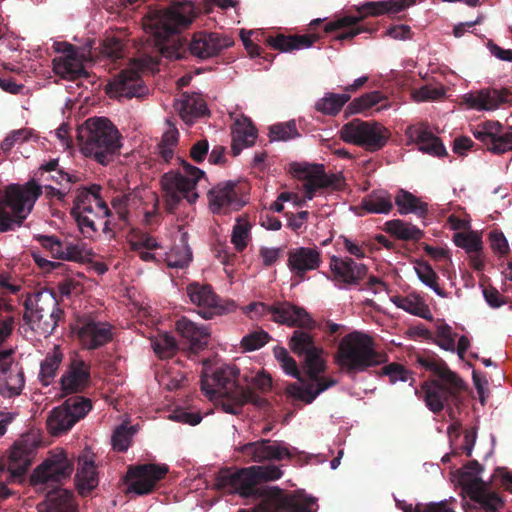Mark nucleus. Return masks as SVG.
<instances>
[{"mask_svg":"<svg viewBox=\"0 0 512 512\" xmlns=\"http://www.w3.org/2000/svg\"><path fill=\"white\" fill-rule=\"evenodd\" d=\"M42 194V186L34 180L24 185H8L0 197V232L20 227Z\"/></svg>","mask_w":512,"mask_h":512,"instance_id":"9","label":"nucleus"},{"mask_svg":"<svg viewBox=\"0 0 512 512\" xmlns=\"http://www.w3.org/2000/svg\"><path fill=\"white\" fill-rule=\"evenodd\" d=\"M395 204L401 215L413 213L420 218H425L428 214V204L404 189L398 190L395 196Z\"/></svg>","mask_w":512,"mask_h":512,"instance_id":"39","label":"nucleus"},{"mask_svg":"<svg viewBox=\"0 0 512 512\" xmlns=\"http://www.w3.org/2000/svg\"><path fill=\"white\" fill-rule=\"evenodd\" d=\"M100 190V186L96 184L78 189L71 210L79 211V207L95 202L96 208L102 213L103 218L112 216L106 202L101 198Z\"/></svg>","mask_w":512,"mask_h":512,"instance_id":"36","label":"nucleus"},{"mask_svg":"<svg viewBox=\"0 0 512 512\" xmlns=\"http://www.w3.org/2000/svg\"><path fill=\"white\" fill-rule=\"evenodd\" d=\"M252 225L246 219L239 218L233 226L231 242L237 252H242L248 246L251 240Z\"/></svg>","mask_w":512,"mask_h":512,"instance_id":"50","label":"nucleus"},{"mask_svg":"<svg viewBox=\"0 0 512 512\" xmlns=\"http://www.w3.org/2000/svg\"><path fill=\"white\" fill-rule=\"evenodd\" d=\"M79 139L83 154L101 165L112 162L122 146L117 127L105 117L87 119L79 131Z\"/></svg>","mask_w":512,"mask_h":512,"instance_id":"7","label":"nucleus"},{"mask_svg":"<svg viewBox=\"0 0 512 512\" xmlns=\"http://www.w3.org/2000/svg\"><path fill=\"white\" fill-rule=\"evenodd\" d=\"M293 169L297 177L305 181V197L309 200L319 189L336 187L339 181L335 175H327L322 164H295Z\"/></svg>","mask_w":512,"mask_h":512,"instance_id":"21","label":"nucleus"},{"mask_svg":"<svg viewBox=\"0 0 512 512\" xmlns=\"http://www.w3.org/2000/svg\"><path fill=\"white\" fill-rule=\"evenodd\" d=\"M208 151V141L206 139L199 140L192 145L190 149V158L196 163H201L207 157Z\"/></svg>","mask_w":512,"mask_h":512,"instance_id":"64","label":"nucleus"},{"mask_svg":"<svg viewBox=\"0 0 512 512\" xmlns=\"http://www.w3.org/2000/svg\"><path fill=\"white\" fill-rule=\"evenodd\" d=\"M33 451L26 444L15 443L9 453L6 466L12 478L22 477L31 465Z\"/></svg>","mask_w":512,"mask_h":512,"instance_id":"33","label":"nucleus"},{"mask_svg":"<svg viewBox=\"0 0 512 512\" xmlns=\"http://www.w3.org/2000/svg\"><path fill=\"white\" fill-rule=\"evenodd\" d=\"M417 363L430 371L433 377L422 384L420 391L416 389L415 394L419 397L422 394L426 407L434 414L446 408L453 418V407H458L462 402V392L466 388L464 381L435 353L418 355Z\"/></svg>","mask_w":512,"mask_h":512,"instance_id":"3","label":"nucleus"},{"mask_svg":"<svg viewBox=\"0 0 512 512\" xmlns=\"http://www.w3.org/2000/svg\"><path fill=\"white\" fill-rule=\"evenodd\" d=\"M287 256V266L298 278V282L305 280L306 273L318 269L322 262L321 253L317 248H293L288 251Z\"/></svg>","mask_w":512,"mask_h":512,"instance_id":"24","label":"nucleus"},{"mask_svg":"<svg viewBox=\"0 0 512 512\" xmlns=\"http://www.w3.org/2000/svg\"><path fill=\"white\" fill-rule=\"evenodd\" d=\"M64 311L59 307L58 300L51 293L50 296L45 299L39 297L36 300V307L31 311V320L34 322H42L45 325V331L53 332L58 322L63 317Z\"/></svg>","mask_w":512,"mask_h":512,"instance_id":"29","label":"nucleus"},{"mask_svg":"<svg viewBox=\"0 0 512 512\" xmlns=\"http://www.w3.org/2000/svg\"><path fill=\"white\" fill-rule=\"evenodd\" d=\"M25 384L22 371L13 374L11 369L7 374L0 373V394L6 398H12L21 394Z\"/></svg>","mask_w":512,"mask_h":512,"instance_id":"47","label":"nucleus"},{"mask_svg":"<svg viewBox=\"0 0 512 512\" xmlns=\"http://www.w3.org/2000/svg\"><path fill=\"white\" fill-rule=\"evenodd\" d=\"M178 112L186 123H193L196 118L204 116L208 109L203 99L193 95H184L179 104Z\"/></svg>","mask_w":512,"mask_h":512,"instance_id":"43","label":"nucleus"},{"mask_svg":"<svg viewBox=\"0 0 512 512\" xmlns=\"http://www.w3.org/2000/svg\"><path fill=\"white\" fill-rule=\"evenodd\" d=\"M248 309L260 316L271 314V319L275 323L300 328L293 331L289 340L290 349L298 356L318 347L315 345L314 337L308 332V330L315 329L316 321L305 308L283 301L275 302L272 305L262 302L251 303L248 305Z\"/></svg>","mask_w":512,"mask_h":512,"instance_id":"6","label":"nucleus"},{"mask_svg":"<svg viewBox=\"0 0 512 512\" xmlns=\"http://www.w3.org/2000/svg\"><path fill=\"white\" fill-rule=\"evenodd\" d=\"M415 271L420 281L431 288L438 296L447 297L446 291L438 284L439 276L426 261H420L415 266Z\"/></svg>","mask_w":512,"mask_h":512,"instance_id":"48","label":"nucleus"},{"mask_svg":"<svg viewBox=\"0 0 512 512\" xmlns=\"http://www.w3.org/2000/svg\"><path fill=\"white\" fill-rule=\"evenodd\" d=\"M168 473L167 465L142 464L128 468L125 481L129 482V490L138 494L151 493L156 484Z\"/></svg>","mask_w":512,"mask_h":512,"instance_id":"17","label":"nucleus"},{"mask_svg":"<svg viewBox=\"0 0 512 512\" xmlns=\"http://www.w3.org/2000/svg\"><path fill=\"white\" fill-rule=\"evenodd\" d=\"M106 92L111 98H140L146 95L147 87L135 69H124L117 74L106 87Z\"/></svg>","mask_w":512,"mask_h":512,"instance_id":"20","label":"nucleus"},{"mask_svg":"<svg viewBox=\"0 0 512 512\" xmlns=\"http://www.w3.org/2000/svg\"><path fill=\"white\" fill-rule=\"evenodd\" d=\"M317 33L304 34V35H289L278 34L276 36H269L267 44L275 50L281 52H290L293 50L309 48L320 39Z\"/></svg>","mask_w":512,"mask_h":512,"instance_id":"32","label":"nucleus"},{"mask_svg":"<svg viewBox=\"0 0 512 512\" xmlns=\"http://www.w3.org/2000/svg\"><path fill=\"white\" fill-rule=\"evenodd\" d=\"M197 15L198 11L194 3L189 0L173 1L166 8L149 14L146 26L163 55L183 59L189 54L200 60H206L217 56L222 50L234 44L229 36L207 31L195 32L187 41L181 33L190 28Z\"/></svg>","mask_w":512,"mask_h":512,"instance_id":"1","label":"nucleus"},{"mask_svg":"<svg viewBox=\"0 0 512 512\" xmlns=\"http://www.w3.org/2000/svg\"><path fill=\"white\" fill-rule=\"evenodd\" d=\"M385 361V355L375 350L372 337L354 331L339 342L335 362L347 375H354Z\"/></svg>","mask_w":512,"mask_h":512,"instance_id":"8","label":"nucleus"},{"mask_svg":"<svg viewBox=\"0 0 512 512\" xmlns=\"http://www.w3.org/2000/svg\"><path fill=\"white\" fill-rule=\"evenodd\" d=\"M456 333L453 332L452 327L444 322L436 327V337L433 341L442 349L454 352Z\"/></svg>","mask_w":512,"mask_h":512,"instance_id":"55","label":"nucleus"},{"mask_svg":"<svg viewBox=\"0 0 512 512\" xmlns=\"http://www.w3.org/2000/svg\"><path fill=\"white\" fill-rule=\"evenodd\" d=\"M186 293L191 303L198 307V314L204 319H212L216 315H222L234 309L233 302L222 303L210 284L189 283Z\"/></svg>","mask_w":512,"mask_h":512,"instance_id":"16","label":"nucleus"},{"mask_svg":"<svg viewBox=\"0 0 512 512\" xmlns=\"http://www.w3.org/2000/svg\"><path fill=\"white\" fill-rule=\"evenodd\" d=\"M100 58L117 64L126 57V45L117 37H106L100 46Z\"/></svg>","mask_w":512,"mask_h":512,"instance_id":"45","label":"nucleus"},{"mask_svg":"<svg viewBox=\"0 0 512 512\" xmlns=\"http://www.w3.org/2000/svg\"><path fill=\"white\" fill-rule=\"evenodd\" d=\"M238 450L248 457L250 461L257 463L291 457L288 447L283 442L270 439H260L246 443L239 447Z\"/></svg>","mask_w":512,"mask_h":512,"instance_id":"22","label":"nucleus"},{"mask_svg":"<svg viewBox=\"0 0 512 512\" xmlns=\"http://www.w3.org/2000/svg\"><path fill=\"white\" fill-rule=\"evenodd\" d=\"M463 469L459 477L463 491L485 512H499L504 506L503 499L491 491L489 483L477 477L483 471V466L477 460H471Z\"/></svg>","mask_w":512,"mask_h":512,"instance_id":"13","label":"nucleus"},{"mask_svg":"<svg viewBox=\"0 0 512 512\" xmlns=\"http://www.w3.org/2000/svg\"><path fill=\"white\" fill-rule=\"evenodd\" d=\"M407 134L409 138L418 145L419 151L434 157H444L448 155L442 140L428 129L410 127Z\"/></svg>","mask_w":512,"mask_h":512,"instance_id":"31","label":"nucleus"},{"mask_svg":"<svg viewBox=\"0 0 512 512\" xmlns=\"http://www.w3.org/2000/svg\"><path fill=\"white\" fill-rule=\"evenodd\" d=\"M380 375L387 376L391 384L397 381L406 382L411 380V385L414 382V378L411 377V372L407 370L403 365L393 362L381 369Z\"/></svg>","mask_w":512,"mask_h":512,"instance_id":"56","label":"nucleus"},{"mask_svg":"<svg viewBox=\"0 0 512 512\" xmlns=\"http://www.w3.org/2000/svg\"><path fill=\"white\" fill-rule=\"evenodd\" d=\"M35 240L55 259L81 261L82 249L71 242H63L55 235H35Z\"/></svg>","mask_w":512,"mask_h":512,"instance_id":"30","label":"nucleus"},{"mask_svg":"<svg viewBox=\"0 0 512 512\" xmlns=\"http://www.w3.org/2000/svg\"><path fill=\"white\" fill-rule=\"evenodd\" d=\"M339 133L344 142L362 147L369 152L381 150L390 137L389 131L378 122L358 118L344 124Z\"/></svg>","mask_w":512,"mask_h":512,"instance_id":"14","label":"nucleus"},{"mask_svg":"<svg viewBox=\"0 0 512 512\" xmlns=\"http://www.w3.org/2000/svg\"><path fill=\"white\" fill-rule=\"evenodd\" d=\"M384 230L402 241H419L424 236V232L418 227L401 219L387 221Z\"/></svg>","mask_w":512,"mask_h":512,"instance_id":"42","label":"nucleus"},{"mask_svg":"<svg viewBox=\"0 0 512 512\" xmlns=\"http://www.w3.org/2000/svg\"><path fill=\"white\" fill-rule=\"evenodd\" d=\"M131 436V428L123 424L118 426L111 439L113 449L118 452H125L131 444Z\"/></svg>","mask_w":512,"mask_h":512,"instance_id":"59","label":"nucleus"},{"mask_svg":"<svg viewBox=\"0 0 512 512\" xmlns=\"http://www.w3.org/2000/svg\"><path fill=\"white\" fill-rule=\"evenodd\" d=\"M59 384L64 395L84 392L91 385L90 365L77 356L71 358L60 377Z\"/></svg>","mask_w":512,"mask_h":512,"instance_id":"19","label":"nucleus"},{"mask_svg":"<svg viewBox=\"0 0 512 512\" xmlns=\"http://www.w3.org/2000/svg\"><path fill=\"white\" fill-rule=\"evenodd\" d=\"M472 134L494 154L512 150V127L503 133L502 125L498 121L479 123L472 129Z\"/></svg>","mask_w":512,"mask_h":512,"instance_id":"18","label":"nucleus"},{"mask_svg":"<svg viewBox=\"0 0 512 512\" xmlns=\"http://www.w3.org/2000/svg\"><path fill=\"white\" fill-rule=\"evenodd\" d=\"M175 329L181 338L182 349L197 354L207 347L210 338L207 327L199 326L187 317H181L176 321Z\"/></svg>","mask_w":512,"mask_h":512,"instance_id":"23","label":"nucleus"},{"mask_svg":"<svg viewBox=\"0 0 512 512\" xmlns=\"http://www.w3.org/2000/svg\"><path fill=\"white\" fill-rule=\"evenodd\" d=\"M269 136L272 141H287L300 136L294 120L274 124L270 127Z\"/></svg>","mask_w":512,"mask_h":512,"instance_id":"54","label":"nucleus"},{"mask_svg":"<svg viewBox=\"0 0 512 512\" xmlns=\"http://www.w3.org/2000/svg\"><path fill=\"white\" fill-rule=\"evenodd\" d=\"M63 359L64 354L59 345H55L53 350L47 353L40 364L38 374V379L43 386L47 387L53 383Z\"/></svg>","mask_w":512,"mask_h":512,"instance_id":"38","label":"nucleus"},{"mask_svg":"<svg viewBox=\"0 0 512 512\" xmlns=\"http://www.w3.org/2000/svg\"><path fill=\"white\" fill-rule=\"evenodd\" d=\"M78 338L84 348L98 349L112 340L111 325L91 318L84 319L78 330Z\"/></svg>","mask_w":512,"mask_h":512,"instance_id":"25","label":"nucleus"},{"mask_svg":"<svg viewBox=\"0 0 512 512\" xmlns=\"http://www.w3.org/2000/svg\"><path fill=\"white\" fill-rule=\"evenodd\" d=\"M361 208L371 214H388L393 209L392 195L386 190H373L362 199Z\"/></svg>","mask_w":512,"mask_h":512,"instance_id":"41","label":"nucleus"},{"mask_svg":"<svg viewBox=\"0 0 512 512\" xmlns=\"http://www.w3.org/2000/svg\"><path fill=\"white\" fill-rule=\"evenodd\" d=\"M70 215L77 223L79 231L85 238L91 239L97 234L98 229L94 219L90 215H82L76 210H71Z\"/></svg>","mask_w":512,"mask_h":512,"instance_id":"57","label":"nucleus"},{"mask_svg":"<svg viewBox=\"0 0 512 512\" xmlns=\"http://www.w3.org/2000/svg\"><path fill=\"white\" fill-rule=\"evenodd\" d=\"M490 246L499 257L506 256L510 252L509 244L504 234L500 231H491L489 234Z\"/></svg>","mask_w":512,"mask_h":512,"instance_id":"62","label":"nucleus"},{"mask_svg":"<svg viewBox=\"0 0 512 512\" xmlns=\"http://www.w3.org/2000/svg\"><path fill=\"white\" fill-rule=\"evenodd\" d=\"M31 136V131L22 128L10 132L1 143V149L7 153L16 145L25 142Z\"/></svg>","mask_w":512,"mask_h":512,"instance_id":"61","label":"nucleus"},{"mask_svg":"<svg viewBox=\"0 0 512 512\" xmlns=\"http://www.w3.org/2000/svg\"><path fill=\"white\" fill-rule=\"evenodd\" d=\"M393 302L398 308H401L412 315L429 321L433 320V316L428 305L416 295L396 296Z\"/></svg>","mask_w":512,"mask_h":512,"instance_id":"44","label":"nucleus"},{"mask_svg":"<svg viewBox=\"0 0 512 512\" xmlns=\"http://www.w3.org/2000/svg\"><path fill=\"white\" fill-rule=\"evenodd\" d=\"M179 345L180 343L178 344L176 339L167 333L159 335L152 341L153 350L161 359L173 357L179 349Z\"/></svg>","mask_w":512,"mask_h":512,"instance_id":"52","label":"nucleus"},{"mask_svg":"<svg viewBox=\"0 0 512 512\" xmlns=\"http://www.w3.org/2000/svg\"><path fill=\"white\" fill-rule=\"evenodd\" d=\"M35 176L41 182H55L56 184L63 186L66 184L70 186L71 183L78 181V178L72 174L65 172L59 168L58 159H50L46 163H43L35 173Z\"/></svg>","mask_w":512,"mask_h":512,"instance_id":"35","label":"nucleus"},{"mask_svg":"<svg viewBox=\"0 0 512 512\" xmlns=\"http://www.w3.org/2000/svg\"><path fill=\"white\" fill-rule=\"evenodd\" d=\"M413 97L416 101H433L440 99L445 95V90L442 86L425 85L413 92Z\"/></svg>","mask_w":512,"mask_h":512,"instance_id":"60","label":"nucleus"},{"mask_svg":"<svg viewBox=\"0 0 512 512\" xmlns=\"http://www.w3.org/2000/svg\"><path fill=\"white\" fill-rule=\"evenodd\" d=\"M323 355L324 350L321 347L303 355V368L310 381H305L302 383L303 385L289 384L286 387V392L290 397L311 404L321 393L337 384L335 379L321 376L327 369Z\"/></svg>","mask_w":512,"mask_h":512,"instance_id":"12","label":"nucleus"},{"mask_svg":"<svg viewBox=\"0 0 512 512\" xmlns=\"http://www.w3.org/2000/svg\"><path fill=\"white\" fill-rule=\"evenodd\" d=\"M130 246L132 251H140L141 249L155 250L159 248L157 240L149 234H142L138 239L132 241Z\"/></svg>","mask_w":512,"mask_h":512,"instance_id":"63","label":"nucleus"},{"mask_svg":"<svg viewBox=\"0 0 512 512\" xmlns=\"http://www.w3.org/2000/svg\"><path fill=\"white\" fill-rule=\"evenodd\" d=\"M65 47L62 50L63 55L53 59V71L62 79L75 81L81 78H89V72L84 68V62L93 61V53L91 48L79 49L76 46L64 42L60 43Z\"/></svg>","mask_w":512,"mask_h":512,"instance_id":"15","label":"nucleus"},{"mask_svg":"<svg viewBox=\"0 0 512 512\" xmlns=\"http://www.w3.org/2000/svg\"><path fill=\"white\" fill-rule=\"evenodd\" d=\"M270 339V335L264 331H254L245 335L241 340V347L245 351H254L263 347Z\"/></svg>","mask_w":512,"mask_h":512,"instance_id":"58","label":"nucleus"},{"mask_svg":"<svg viewBox=\"0 0 512 512\" xmlns=\"http://www.w3.org/2000/svg\"><path fill=\"white\" fill-rule=\"evenodd\" d=\"M240 188L237 182L225 181L218 183L208 192L209 207L213 213H220L223 209L242 206Z\"/></svg>","mask_w":512,"mask_h":512,"instance_id":"27","label":"nucleus"},{"mask_svg":"<svg viewBox=\"0 0 512 512\" xmlns=\"http://www.w3.org/2000/svg\"><path fill=\"white\" fill-rule=\"evenodd\" d=\"M332 280L345 285H357L367 275L368 268L350 257L332 256L330 259Z\"/></svg>","mask_w":512,"mask_h":512,"instance_id":"26","label":"nucleus"},{"mask_svg":"<svg viewBox=\"0 0 512 512\" xmlns=\"http://www.w3.org/2000/svg\"><path fill=\"white\" fill-rule=\"evenodd\" d=\"M76 423L75 418L72 417L69 410L63 404L53 408L46 420L47 429L54 436L66 433Z\"/></svg>","mask_w":512,"mask_h":512,"instance_id":"40","label":"nucleus"},{"mask_svg":"<svg viewBox=\"0 0 512 512\" xmlns=\"http://www.w3.org/2000/svg\"><path fill=\"white\" fill-rule=\"evenodd\" d=\"M256 138L257 130L250 121L236 122L232 131L231 150L233 155L237 156L244 148L252 146Z\"/></svg>","mask_w":512,"mask_h":512,"instance_id":"37","label":"nucleus"},{"mask_svg":"<svg viewBox=\"0 0 512 512\" xmlns=\"http://www.w3.org/2000/svg\"><path fill=\"white\" fill-rule=\"evenodd\" d=\"M384 100L386 98L380 91L368 92L350 102L347 111L350 114L361 113Z\"/></svg>","mask_w":512,"mask_h":512,"instance_id":"51","label":"nucleus"},{"mask_svg":"<svg viewBox=\"0 0 512 512\" xmlns=\"http://www.w3.org/2000/svg\"><path fill=\"white\" fill-rule=\"evenodd\" d=\"M282 476L278 466H250L232 472L221 469L215 477L218 490L241 497H260L261 501L252 509H239L238 512H316L317 499L300 491L287 494L278 487H258L261 481H273Z\"/></svg>","mask_w":512,"mask_h":512,"instance_id":"2","label":"nucleus"},{"mask_svg":"<svg viewBox=\"0 0 512 512\" xmlns=\"http://www.w3.org/2000/svg\"><path fill=\"white\" fill-rule=\"evenodd\" d=\"M72 471L73 465L63 451L50 455L34 470L31 475L33 485L53 488L47 493L45 501L39 504V512H78L73 493L58 488Z\"/></svg>","mask_w":512,"mask_h":512,"instance_id":"5","label":"nucleus"},{"mask_svg":"<svg viewBox=\"0 0 512 512\" xmlns=\"http://www.w3.org/2000/svg\"><path fill=\"white\" fill-rule=\"evenodd\" d=\"M415 4V0H383L378 2H365L357 8L361 16H343L324 25L325 33L340 31L335 40H351L361 33H373L375 28L360 25L365 16H380L383 14H397Z\"/></svg>","mask_w":512,"mask_h":512,"instance_id":"10","label":"nucleus"},{"mask_svg":"<svg viewBox=\"0 0 512 512\" xmlns=\"http://www.w3.org/2000/svg\"><path fill=\"white\" fill-rule=\"evenodd\" d=\"M350 98L351 96L348 93L335 94L328 92L315 103V109L324 115L335 116L342 110Z\"/></svg>","mask_w":512,"mask_h":512,"instance_id":"46","label":"nucleus"},{"mask_svg":"<svg viewBox=\"0 0 512 512\" xmlns=\"http://www.w3.org/2000/svg\"><path fill=\"white\" fill-rule=\"evenodd\" d=\"M453 242L457 247L464 249L467 254L483 250L482 237L476 231L456 232L453 235Z\"/></svg>","mask_w":512,"mask_h":512,"instance_id":"49","label":"nucleus"},{"mask_svg":"<svg viewBox=\"0 0 512 512\" xmlns=\"http://www.w3.org/2000/svg\"><path fill=\"white\" fill-rule=\"evenodd\" d=\"M239 369L235 365L217 367L209 376L201 375V389L206 395H219V405L225 413L238 415L247 403L261 407L265 400L252 388L238 383Z\"/></svg>","mask_w":512,"mask_h":512,"instance_id":"4","label":"nucleus"},{"mask_svg":"<svg viewBox=\"0 0 512 512\" xmlns=\"http://www.w3.org/2000/svg\"><path fill=\"white\" fill-rule=\"evenodd\" d=\"M511 101L512 92L508 88H485L466 97V103L478 110H495Z\"/></svg>","mask_w":512,"mask_h":512,"instance_id":"28","label":"nucleus"},{"mask_svg":"<svg viewBox=\"0 0 512 512\" xmlns=\"http://www.w3.org/2000/svg\"><path fill=\"white\" fill-rule=\"evenodd\" d=\"M178 161L183 171H170L161 178L165 208L169 213H174L183 199L190 204L195 203L199 198L196 191L198 183L203 180L207 182L203 170L181 158Z\"/></svg>","mask_w":512,"mask_h":512,"instance_id":"11","label":"nucleus"},{"mask_svg":"<svg viewBox=\"0 0 512 512\" xmlns=\"http://www.w3.org/2000/svg\"><path fill=\"white\" fill-rule=\"evenodd\" d=\"M75 482L78 493L83 497L88 496L98 486V473L93 460L87 457L79 459Z\"/></svg>","mask_w":512,"mask_h":512,"instance_id":"34","label":"nucleus"},{"mask_svg":"<svg viewBox=\"0 0 512 512\" xmlns=\"http://www.w3.org/2000/svg\"><path fill=\"white\" fill-rule=\"evenodd\" d=\"M64 407L69 410L76 422L83 419L92 409V402L89 398L81 395H74L67 398L63 403Z\"/></svg>","mask_w":512,"mask_h":512,"instance_id":"53","label":"nucleus"}]
</instances>
